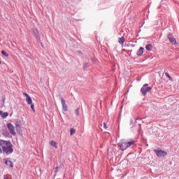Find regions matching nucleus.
<instances>
[{"label":"nucleus","instance_id":"obj_1","mask_svg":"<svg viewBox=\"0 0 179 179\" xmlns=\"http://www.w3.org/2000/svg\"><path fill=\"white\" fill-rule=\"evenodd\" d=\"M0 146L5 155H8L13 153V145H12L10 141L0 140Z\"/></svg>","mask_w":179,"mask_h":179},{"label":"nucleus","instance_id":"obj_2","mask_svg":"<svg viewBox=\"0 0 179 179\" xmlns=\"http://www.w3.org/2000/svg\"><path fill=\"white\" fill-rule=\"evenodd\" d=\"M135 146V141H125L122 142L120 145H119V148L120 150H127L128 148H134Z\"/></svg>","mask_w":179,"mask_h":179},{"label":"nucleus","instance_id":"obj_3","mask_svg":"<svg viewBox=\"0 0 179 179\" xmlns=\"http://www.w3.org/2000/svg\"><path fill=\"white\" fill-rule=\"evenodd\" d=\"M148 86H149L148 84H144L141 89V92L143 96H146L148 92H150V90H152V87Z\"/></svg>","mask_w":179,"mask_h":179},{"label":"nucleus","instance_id":"obj_4","mask_svg":"<svg viewBox=\"0 0 179 179\" xmlns=\"http://www.w3.org/2000/svg\"><path fill=\"white\" fill-rule=\"evenodd\" d=\"M154 152L157 157H166L167 156V152L163 150H154Z\"/></svg>","mask_w":179,"mask_h":179},{"label":"nucleus","instance_id":"obj_5","mask_svg":"<svg viewBox=\"0 0 179 179\" xmlns=\"http://www.w3.org/2000/svg\"><path fill=\"white\" fill-rule=\"evenodd\" d=\"M7 128H8L10 135L15 136L16 131H15V126H13V124H12V123H8Z\"/></svg>","mask_w":179,"mask_h":179},{"label":"nucleus","instance_id":"obj_6","mask_svg":"<svg viewBox=\"0 0 179 179\" xmlns=\"http://www.w3.org/2000/svg\"><path fill=\"white\" fill-rule=\"evenodd\" d=\"M167 37H168V40H169L171 44H173L174 45L177 44V41H176L174 36L172 34H169Z\"/></svg>","mask_w":179,"mask_h":179},{"label":"nucleus","instance_id":"obj_7","mask_svg":"<svg viewBox=\"0 0 179 179\" xmlns=\"http://www.w3.org/2000/svg\"><path fill=\"white\" fill-rule=\"evenodd\" d=\"M61 103L63 111H68V106H66V103L65 102V99H64V98H61Z\"/></svg>","mask_w":179,"mask_h":179},{"label":"nucleus","instance_id":"obj_8","mask_svg":"<svg viewBox=\"0 0 179 179\" xmlns=\"http://www.w3.org/2000/svg\"><path fill=\"white\" fill-rule=\"evenodd\" d=\"M5 164H6V166H10L11 168L14 166L13 162L10 160H8V159H5Z\"/></svg>","mask_w":179,"mask_h":179},{"label":"nucleus","instance_id":"obj_9","mask_svg":"<svg viewBox=\"0 0 179 179\" xmlns=\"http://www.w3.org/2000/svg\"><path fill=\"white\" fill-rule=\"evenodd\" d=\"M143 50H145V48H142V47H141L140 48H139V50L137 51V55L138 56V57H141V55H142V54H143Z\"/></svg>","mask_w":179,"mask_h":179},{"label":"nucleus","instance_id":"obj_10","mask_svg":"<svg viewBox=\"0 0 179 179\" xmlns=\"http://www.w3.org/2000/svg\"><path fill=\"white\" fill-rule=\"evenodd\" d=\"M15 125L16 127V128H20V127H22V122L19 120L15 121Z\"/></svg>","mask_w":179,"mask_h":179},{"label":"nucleus","instance_id":"obj_11","mask_svg":"<svg viewBox=\"0 0 179 179\" xmlns=\"http://www.w3.org/2000/svg\"><path fill=\"white\" fill-rule=\"evenodd\" d=\"M8 115H9V113L8 112H3V113L1 114L2 120H5L6 118H8Z\"/></svg>","mask_w":179,"mask_h":179},{"label":"nucleus","instance_id":"obj_12","mask_svg":"<svg viewBox=\"0 0 179 179\" xmlns=\"http://www.w3.org/2000/svg\"><path fill=\"white\" fill-rule=\"evenodd\" d=\"M50 145L53 146V148H55V149H57L58 148V145H57V143L54 141H51L50 142Z\"/></svg>","mask_w":179,"mask_h":179},{"label":"nucleus","instance_id":"obj_13","mask_svg":"<svg viewBox=\"0 0 179 179\" xmlns=\"http://www.w3.org/2000/svg\"><path fill=\"white\" fill-rule=\"evenodd\" d=\"M26 101H27V104H29V105L33 103V101L31 100V97H30V96H28L26 98Z\"/></svg>","mask_w":179,"mask_h":179},{"label":"nucleus","instance_id":"obj_14","mask_svg":"<svg viewBox=\"0 0 179 179\" xmlns=\"http://www.w3.org/2000/svg\"><path fill=\"white\" fill-rule=\"evenodd\" d=\"M118 43L120 44H124V43H125V38H124V36H122L121 38H119Z\"/></svg>","mask_w":179,"mask_h":179},{"label":"nucleus","instance_id":"obj_15","mask_svg":"<svg viewBox=\"0 0 179 179\" xmlns=\"http://www.w3.org/2000/svg\"><path fill=\"white\" fill-rule=\"evenodd\" d=\"M145 48L148 51H150L153 48V46H152V44H148L145 46Z\"/></svg>","mask_w":179,"mask_h":179},{"label":"nucleus","instance_id":"obj_16","mask_svg":"<svg viewBox=\"0 0 179 179\" xmlns=\"http://www.w3.org/2000/svg\"><path fill=\"white\" fill-rule=\"evenodd\" d=\"M165 76L171 80V82H173V77L169 75L168 73H165Z\"/></svg>","mask_w":179,"mask_h":179},{"label":"nucleus","instance_id":"obj_17","mask_svg":"<svg viewBox=\"0 0 179 179\" xmlns=\"http://www.w3.org/2000/svg\"><path fill=\"white\" fill-rule=\"evenodd\" d=\"M75 132H76V130L75 129H73V128H71V129H70V135H75Z\"/></svg>","mask_w":179,"mask_h":179},{"label":"nucleus","instance_id":"obj_18","mask_svg":"<svg viewBox=\"0 0 179 179\" xmlns=\"http://www.w3.org/2000/svg\"><path fill=\"white\" fill-rule=\"evenodd\" d=\"M1 54L4 57H9V54H8L6 52H5V50H1Z\"/></svg>","mask_w":179,"mask_h":179},{"label":"nucleus","instance_id":"obj_19","mask_svg":"<svg viewBox=\"0 0 179 179\" xmlns=\"http://www.w3.org/2000/svg\"><path fill=\"white\" fill-rule=\"evenodd\" d=\"M79 110H80V108H78L75 110V114H76V115H77V117H79Z\"/></svg>","mask_w":179,"mask_h":179},{"label":"nucleus","instance_id":"obj_20","mask_svg":"<svg viewBox=\"0 0 179 179\" xmlns=\"http://www.w3.org/2000/svg\"><path fill=\"white\" fill-rule=\"evenodd\" d=\"M29 106H31V108L33 110V112L34 113V111H36V110L34 109V104L31 103V104H29Z\"/></svg>","mask_w":179,"mask_h":179},{"label":"nucleus","instance_id":"obj_21","mask_svg":"<svg viewBox=\"0 0 179 179\" xmlns=\"http://www.w3.org/2000/svg\"><path fill=\"white\" fill-rule=\"evenodd\" d=\"M103 128H105V129H107V124H106V122L103 123Z\"/></svg>","mask_w":179,"mask_h":179},{"label":"nucleus","instance_id":"obj_22","mask_svg":"<svg viewBox=\"0 0 179 179\" xmlns=\"http://www.w3.org/2000/svg\"><path fill=\"white\" fill-rule=\"evenodd\" d=\"M24 96H25V97L26 98H27V97H29L30 96H29L28 94H27V93H24Z\"/></svg>","mask_w":179,"mask_h":179},{"label":"nucleus","instance_id":"obj_23","mask_svg":"<svg viewBox=\"0 0 179 179\" xmlns=\"http://www.w3.org/2000/svg\"><path fill=\"white\" fill-rule=\"evenodd\" d=\"M138 121H142V120H141V119H136V122L138 123Z\"/></svg>","mask_w":179,"mask_h":179},{"label":"nucleus","instance_id":"obj_24","mask_svg":"<svg viewBox=\"0 0 179 179\" xmlns=\"http://www.w3.org/2000/svg\"><path fill=\"white\" fill-rule=\"evenodd\" d=\"M86 68H87V64H85L84 66H83V69H85Z\"/></svg>","mask_w":179,"mask_h":179},{"label":"nucleus","instance_id":"obj_25","mask_svg":"<svg viewBox=\"0 0 179 179\" xmlns=\"http://www.w3.org/2000/svg\"><path fill=\"white\" fill-rule=\"evenodd\" d=\"M2 152H3V151L2 148H1V146H0V153H2Z\"/></svg>","mask_w":179,"mask_h":179},{"label":"nucleus","instance_id":"obj_26","mask_svg":"<svg viewBox=\"0 0 179 179\" xmlns=\"http://www.w3.org/2000/svg\"><path fill=\"white\" fill-rule=\"evenodd\" d=\"M2 114H3V110H0V115L2 116Z\"/></svg>","mask_w":179,"mask_h":179},{"label":"nucleus","instance_id":"obj_27","mask_svg":"<svg viewBox=\"0 0 179 179\" xmlns=\"http://www.w3.org/2000/svg\"><path fill=\"white\" fill-rule=\"evenodd\" d=\"M130 122H131V124H132L134 122V120H131Z\"/></svg>","mask_w":179,"mask_h":179},{"label":"nucleus","instance_id":"obj_28","mask_svg":"<svg viewBox=\"0 0 179 179\" xmlns=\"http://www.w3.org/2000/svg\"><path fill=\"white\" fill-rule=\"evenodd\" d=\"M0 65H1V61H0Z\"/></svg>","mask_w":179,"mask_h":179}]
</instances>
